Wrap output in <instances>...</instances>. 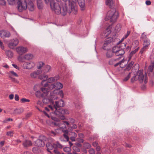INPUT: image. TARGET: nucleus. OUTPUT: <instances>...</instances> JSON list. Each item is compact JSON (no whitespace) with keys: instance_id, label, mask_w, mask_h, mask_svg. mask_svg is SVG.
Masks as SVG:
<instances>
[{"instance_id":"20e7f679","label":"nucleus","mask_w":154,"mask_h":154,"mask_svg":"<svg viewBox=\"0 0 154 154\" xmlns=\"http://www.w3.org/2000/svg\"><path fill=\"white\" fill-rule=\"evenodd\" d=\"M118 17V13L116 11L115 8L111 9L109 11L105 18V20H110V22L113 23L116 22Z\"/></svg>"},{"instance_id":"5fc2aeb1","label":"nucleus","mask_w":154,"mask_h":154,"mask_svg":"<svg viewBox=\"0 0 154 154\" xmlns=\"http://www.w3.org/2000/svg\"><path fill=\"white\" fill-rule=\"evenodd\" d=\"M10 72L13 75L16 77H18V75L15 72H14L13 71H10Z\"/></svg>"},{"instance_id":"603ef678","label":"nucleus","mask_w":154,"mask_h":154,"mask_svg":"<svg viewBox=\"0 0 154 154\" xmlns=\"http://www.w3.org/2000/svg\"><path fill=\"white\" fill-rule=\"evenodd\" d=\"M13 133H14L13 131L8 132H7L6 135L11 137H12L13 136Z\"/></svg>"},{"instance_id":"37998d69","label":"nucleus","mask_w":154,"mask_h":154,"mask_svg":"<svg viewBox=\"0 0 154 154\" xmlns=\"http://www.w3.org/2000/svg\"><path fill=\"white\" fill-rule=\"evenodd\" d=\"M147 49V47L143 46V47L141 48L140 51V53L142 54Z\"/></svg>"},{"instance_id":"0eeeda50","label":"nucleus","mask_w":154,"mask_h":154,"mask_svg":"<svg viewBox=\"0 0 154 154\" xmlns=\"http://www.w3.org/2000/svg\"><path fill=\"white\" fill-rule=\"evenodd\" d=\"M17 3V9L19 12L26 10L27 8V4L26 0H19Z\"/></svg>"},{"instance_id":"0e129e2a","label":"nucleus","mask_w":154,"mask_h":154,"mask_svg":"<svg viewBox=\"0 0 154 154\" xmlns=\"http://www.w3.org/2000/svg\"><path fill=\"white\" fill-rule=\"evenodd\" d=\"M54 151L56 154H61L60 152L58 151L57 149H54Z\"/></svg>"},{"instance_id":"bb28decb","label":"nucleus","mask_w":154,"mask_h":154,"mask_svg":"<svg viewBox=\"0 0 154 154\" xmlns=\"http://www.w3.org/2000/svg\"><path fill=\"white\" fill-rule=\"evenodd\" d=\"M154 68V62L152 61H151L150 64L149 66L148 71V72H152Z\"/></svg>"},{"instance_id":"7ed1b4c3","label":"nucleus","mask_w":154,"mask_h":154,"mask_svg":"<svg viewBox=\"0 0 154 154\" xmlns=\"http://www.w3.org/2000/svg\"><path fill=\"white\" fill-rule=\"evenodd\" d=\"M144 78V83L146 84L148 82V79L146 77L144 76L143 74L142 71L138 70L136 73V74H134V75L131 79V82L133 83L134 82L138 80L140 83H143Z\"/></svg>"},{"instance_id":"b1692460","label":"nucleus","mask_w":154,"mask_h":154,"mask_svg":"<svg viewBox=\"0 0 154 154\" xmlns=\"http://www.w3.org/2000/svg\"><path fill=\"white\" fill-rule=\"evenodd\" d=\"M54 84L55 86V88L57 90H60L63 87V85L59 82H57L55 84Z\"/></svg>"},{"instance_id":"7c9ffc66","label":"nucleus","mask_w":154,"mask_h":154,"mask_svg":"<svg viewBox=\"0 0 154 154\" xmlns=\"http://www.w3.org/2000/svg\"><path fill=\"white\" fill-rule=\"evenodd\" d=\"M150 45V40L147 38L143 40V45L148 47Z\"/></svg>"},{"instance_id":"6ab92c4d","label":"nucleus","mask_w":154,"mask_h":154,"mask_svg":"<svg viewBox=\"0 0 154 154\" xmlns=\"http://www.w3.org/2000/svg\"><path fill=\"white\" fill-rule=\"evenodd\" d=\"M48 76L46 75H41L38 76V79L41 80L43 79V80L41 83V84L42 85H44V82L47 80Z\"/></svg>"},{"instance_id":"2f4dec72","label":"nucleus","mask_w":154,"mask_h":154,"mask_svg":"<svg viewBox=\"0 0 154 154\" xmlns=\"http://www.w3.org/2000/svg\"><path fill=\"white\" fill-rule=\"evenodd\" d=\"M33 57V55L31 54H26L24 56V58L25 59L29 60L31 59Z\"/></svg>"},{"instance_id":"c756f323","label":"nucleus","mask_w":154,"mask_h":154,"mask_svg":"<svg viewBox=\"0 0 154 154\" xmlns=\"http://www.w3.org/2000/svg\"><path fill=\"white\" fill-rule=\"evenodd\" d=\"M36 96L38 98H40L41 97L43 98L44 96H45V94L43 93L41 94V92L39 91H38L35 93Z\"/></svg>"},{"instance_id":"cd10ccee","label":"nucleus","mask_w":154,"mask_h":154,"mask_svg":"<svg viewBox=\"0 0 154 154\" xmlns=\"http://www.w3.org/2000/svg\"><path fill=\"white\" fill-rule=\"evenodd\" d=\"M125 53V51L124 50L122 49H120L118 51L116 52L115 54L116 56H122Z\"/></svg>"},{"instance_id":"39448f33","label":"nucleus","mask_w":154,"mask_h":154,"mask_svg":"<svg viewBox=\"0 0 154 154\" xmlns=\"http://www.w3.org/2000/svg\"><path fill=\"white\" fill-rule=\"evenodd\" d=\"M48 141V138L43 135L40 136L39 138L35 141V145L38 147H43L45 146V143Z\"/></svg>"},{"instance_id":"ddd939ff","label":"nucleus","mask_w":154,"mask_h":154,"mask_svg":"<svg viewBox=\"0 0 154 154\" xmlns=\"http://www.w3.org/2000/svg\"><path fill=\"white\" fill-rule=\"evenodd\" d=\"M0 35L2 38H4L9 37L11 36V34L8 31L2 30L0 31Z\"/></svg>"},{"instance_id":"79ce46f5","label":"nucleus","mask_w":154,"mask_h":154,"mask_svg":"<svg viewBox=\"0 0 154 154\" xmlns=\"http://www.w3.org/2000/svg\"><path fill=\"white\" fill-rule=\"evenodd\" d=\"M131 72H129L128 75L123 79V81H128L130 78L131 76Z\"/></svg>"},{"instance_id":"a18cd8bd","label":"nucleus","mask_w":154,"mask_h":154,"mask_svg":"<svg viewBox=\"0 0 154 154\" xmlns=\"http://www.w3.org/2000/svg\"><path fill=\"white\" fill-rule=\"evenodd\" d=\"M88 152L90 154H95V151L93 148H91L88 150Z\"/></svg>"},{"instance_id":"de8ad7c7","label":"nucleus","mask_w":154,"mask_h":154,"mask_svg":"<svg viewBox=\"0 0 154 154\" xmlns=\"http://www.w3.org/2000/svg\"><path fill=\"white\" fill-rule=\"evenodd\" d=\"M20 101L22 103H23L26 102H29L30 100L29 99H26L25 98H22L20 99Z\"/></svg>"},{"instance_id":"f704fd0d","label":"nucleus","mask_w":154,"mask_h":154,"mask_svg":"<svg viewBox=\"0 0 154 154\" xmlns=\"http://www.w3.org/2000/svg\"><path fill=\"white\" fill-rule=\"evenodd\" d=\"M8 3L10 5H14L19 0H7Z\"/></svg>"},{"instance_id":"052dcab7","label":"nucleus","mask_w":154,"mask_h":154,"mask_svg":"<svg viewBox=\"0 0 154 154\" xmlns=\"http://www.w3.org/2000/svg\"><path fill=\"white\" fill-rule=\"evenodd\" d=\"M52 146H53V148L56 149V148L57 147V142L56 143H53L52 144Z\"/></svg>"},{"instance_id":"a211bd4d","label":"nucleus","mask_w":154,"mask_h":154,"mask_svg":"<svg viewBox=\"0 0 154 154\" xmlns=\"http://www.w3.org/2000/svg\"><path fill=\"white\" fill-rule=\"evenodd\" d=\"M78 2L80 8L81 10V11H83L85 8V0H78Z\"/></svg>"},{"instance_id":"9b49d317","label":"nucleus","mask_w":154,"mask_h":154,"mask_svg":"<svg viewBox=\"0 0 154 154\" xmlns=\"http://www.w3.org/2000/svg\"><path fill=\"white\" fill-rule=\"evenodd\" d=\"M113 38L111 37L106 38L103 47V49L105 50H108L109 48H107L106 47L113 41Z\"/></svg>"},{"instance_id":"5701e85b","label":"nucleus","mask_w":154,"mask_h":154,"mask_svg":"<svg viewBox=\"0 0 154 154\" xmlns=\"http://www.w3.org/2000/svg\"><path fill=\"white\" fill-rule=\"evenodd\" d=\"M32 143L31 141L29 140H26L23 143V144L24 147H26L31 146Z\"/></svg>"},{"instance_id":"e2e57ef3","label":"nucleus","mask_w":154,"mask_h":154,"mask_svg":"<svg viewBox=\"0 0 154 154\" xmlns=\"http://www.w3.org/2000/svg\"><path fill=\"white\" fill-rule=\"evenodd\" d=\"M0 47L1 48L3 49H4V46H3V44L2 42H1V41L0 40Z\"/></svg>"},{"instance_id":"13d9d810","label":"nucleus","mask_w":154,"mask_h":154,"mask_svg":"<svg viewBox=\"0 0 154 154\" xmlns=\"http://www.w3.org/2000/svg\"><path fill=\"white\" fill-rule=\"evenodd\" d=\"M131 49V48L129 46H128L126 47L125 50L124 51H125V52L127 51H130Z\"/></svg>"},{"instance_id":"6e6d98bb","label":"nucleus","mask_w":154,"mask_h":154,"mask_svg":"<svg viewBox=\"0 0 154 154\" xmlns=\"http://www.w3.org/2000/svg\"><path fill=\"white\" fill-rule=\"evenodd\" d=\"M6 2L4 0H0V4L2 5H5Z\"/></svg>"},{"instance_id":"3c124183","label":"nucleus","mask_w":154,"mask_h":154,"mask_svg":"<svg viewBox=\"0 0 154 154\" xmlns=\"http://www.w3.org/2000/svg\"><path fill=\"white\" fill-rule=\"evenodd\" d=\"M58 92V94L60 97L62 98L63 97V91L62 90H59Z\"/></svg>"},{"instance_id":"f3484780","label":"nucleus","mask_w":154,"mask_h":154,"mask_svg":"<svg viewBox=\"0 0 154 154\" xmlns=\"http://www.w3.org/2000/svg\"><path fill=\"white\" fill-rule=\"evenodd\" d=\"M106 4L111 9L114 8V4L113 0H106Z\"/></svg>"},{"instance_id":"c03bdc74","label":"nucleus","mask_w":154,"mask_h":154,"mask_svg":"<svg viewBox=\"0 0 154 154\" xmlns=\"http://www.w3.org/2000/svg\"><path fill=\"white\" fill-rule=\"evenodd\" d=\"M126 44L124 43H121L120 44V45L119 46L120 48V49H122L124 50L126 46Z\"/></svg>"},{"instance_id":"f257e3e1","label":"nucleus","mask_w":154,"mask_h":154,"mask_svg":"<svg viewBox=\"0 0 154 154\" xmlns=\"http://www.w3.org/2000/svg\"><path fill=\"white\" fill-rule=\"evenodd\" d=\"M45 3L47 5H49L51 9L54 10L56 14H61L65 16L67 13L69 14L72 13V10L71 8H68L66 3H64V5L61 8L59 4L57 3H54V0H45Z\"/></svg>"},{"instance_id":"4c0bfd02","label":"nucleus","mask_w":154,"mask_h":154,"mask_svg":"<svg viewBox=\"0 0 154 154\" xmlns=\"http://www.w3.org/2000/svg\"><path fill=\"white\" fill-rule=\"evenodd\" d=\"M113 53L112 51H108L106 54V57L108 58H110L113 55Z\"/></svg>"},{"instance_id":"9d476101","label":"nucleus","mask_w":154,"mask_h":154,"mask_svg":"<svg viewBox=\"0 0 154 154\" xmlns=\"http://www.w3.org/2000/svg\"><path fill=\"white\" fill-rule=\"evenodd\" d=\"M19 42L18 39L17 38H15L10 41L8 44V46L10 48L14 49V47L17 45Z\"/></svg>"},{"instance_id":"6e6552de","label":"nucleus","mask_w":154,"mask_h":154,"mask_svg":"<svg viewBox=\"0 0 154 154\" xmlns=\"http://www.w3.org/2000/svg\"><path fill=\"white\" fill-rule=\"evenodd\" d=\"M72 2H70V0L68 1V7L71 8L72 10L73 14H76L77 13V6L76 3L77 0H72Z\"/></svg>"},{"instance_id":"ea45409f","label":"nucleus","mask_w":154,"mask_h":154,"mask_svg":"<svg viewBox=\"0 0 154 154\" xmlns=\"http://www.w3.org/2000/svg\"><path fill=\"white\" fill-rule=\"evenodd\" d=\"M91 147V145L88 143H85L84 144V147L85 149H88Z\"/></svg>"},{"instance_id":"58836bf2","label":"nucleus","mask_w":154,"mask_h":154,"mask_svg":"<svg viewBox=\"0 0 154 154\" xmlns=\"http://www.w3.org/2000/svg\"><path fill=\"white\" fill-rule=\"evenodd\" d=\"M57 80V79L55 78L51 77L48 79L47 82H48V83H51Z\"/></svg>"},{"instance_id":"412c9836","label":"nucleus","mask_w":154,"mask_h":154,"mask_svg":"<svg viewBox=\"0 0 154 154\" xmlns=\"http://www.w3.org/2000/svg\"><path fill=\"white\" fill-rule=\"evenodd\" d=\"M42 72L41 70H38L37 71H35L31 73L30 74L31 77L33 78H35L38 75L40 74Z\"/></svg>"},{"instance_id":"4be33fe9","label":"nucleus","mask_w":154,"mask_h":154,"mask_svg":"<svg viewBox=\"0 0 154 154\" xmlns=\"http://www.w3.org/2000/svg\"><path fill=\"white\" fill-rule=\"evenodd\" d=\"M111 27L110 26H109L102 33V35H104V36L106 37L111 32L110 31Z\"/></svg>"},{"instance_id":"864d4df0","label":"nucleus","mask_w":154,"mask_h":154,"mask_svg":"<svg viewBox=\"0 0 154 154\" xmlns=\"http://www.w3.org/2000/svg\"><path fill=\"white\" fill-rule=\"evenodd\" d=\"M38 150V148L37 147H34L32 148V151L35 153H36Z\"/></svg>"},{"instance_id":"338daca9","label":"nucleus","mask_w":154,"mask_h":154,"mask_svg":"<svg viewBox=\"0 0 154 154\" xmlns=\"http://www.w3.org/2000/svg\"><path fill=\"white\" fill-rule=\"evenodd\" d=\"M124 146L125 147L128 148H131L132 147V146L131 145L128 144L126 143H125V144L124 145Z\"/></svg>"},{"instance_id":"473e14b6","label":"nucleus","mask_w":154,"mask_h":154,"mask_svg":"<svg viewBox=\"0 0 154 154\" xmlns=\"http://www.w3.org/2000/svg\"><path fill=\"white\" fill-rule=\"evenodd\" d=\"M134 62L133 61H131L130 63L128 64L126 66L125 70L129 71L131 69L132 66L134 64Z\"/></svg>"},{"instance_id":"bf43d9fd","label":"nucleus","mask_w":154,"mask_h":154,"mask_svg":"<svg viewBox=\"0 0 154 154\" xmlns=\"http://www.w3.org/2000/svg\"><path fill=\"white\" fill-rule=\"evenodd\" d=\"M15 100L16 101H18L19 100V97L17 94H15Z\"/></svg>"},{"instance_id":"49530a36","label":"nucleus","mask_w":154,"mask_h":154,"mask_svg":"<svg viewBox=\"0 0 154 154\" xmlns=\"http://www.w3.org/2000/svg\"><path fill=\"white\" fill-rule=\"evenodd\" d=\"M51 67L49 65H47L46 66V67L45 68V69L44 70L45 71V72H48L49 70L50 69Z\"/></svg>"},{"instance_id":"393cba45","label":"nucleus","mask_w":154,"mask_h":154,"mask_svg":"<svg viewBox=\"0 0 154 154\" xmlns=\"http://www.w3.org/2000/svg\"><path fill=\"white\" fill-rule=\"evenodd\" d=\"M46 146L47 148V150L48 152H51L49 150H51L53 149V146H52V144L48 141L46 143Z\"/></svg>"},{"instance_id":"1a4fd4ad","label":"nucleus","mask_w":154,"mask_h":154,"mask_svg":"<svg viewBox=\"0 0 154 154\" xmlns=\"http://www.w3.org/2000/svg\"><path fill=\"white\" fill-rule=\"evenodd\" d=\"M44 96L45 97L42 100L43 103L45 104H50L51 105L53 106L54 104V95L50 94L48 96Z\"/></svg>"},{"instance_id":"72a5a7b5","label":"nucleus","mask_w":154,"mask_h":154,"mask_svg":"<svg viewBox=\"0 0 154 154\" xmlns=\"http://www.w3.org/2000/svg\"><path fill=\"white\" fill-rule=\"evenodd\" d=\"M7 56L9 58H11L13 55V52L10 50H8L5 52Z\"/></svg>"},{"instance_id":"dca6fc26","label":"nucleus","mask_w":154,"mask_h":154,"mask_svg":"<svg viewBox=\"0 0 154 154\" xmlns=\"http://www.w3.org/2000/svg\"><path fill=\"white\" fill-rule=\"evenodd\" d=\"M72 128H70V129L68 128L66 130H63L62 131L64 133L63 135L64 138L66 139V141H68L69 140V137L68 135H70V133L69 132L71 130Z\"/></svg>"},{"instance_id":"8fccbe9b","label":"nucleus","mask_w":154,"mask_h":154,"mask_svg":"<svg viewBox=\"0 0 154 154\" xmlns=\"http://www.w3.org/2000/svg\"><path fill=\"white\" fill-rule=\"evenodd\" d=\"M119 60V59L111 60L109 61V64L110 65H112L113 64V62L114 61H116L117 60Z\"/></svg>"},{"instance_id":"aec40b11","label":"nucleus","mask_w":154,"mask_h":154,"mask_svg":"<svg viewBox=\"0 0 154 154\" xmlns=\"http://www.w3.org/2000/svg\"><path fill=\"white\" fill-rule=\"evenodd\" d=\"M28 4H27V8L30 11H33L34 9V5L32 2L31 0H28Z\"/></svg>"},{"instance_id":"a878e982","label":"nucleus","mask_w":154,"mask_h":154,"mask_svg":"<svg viewBox=\"0 0 154 154\" xmlns=\"http://www.w3.org/2000/svg\"><path fill=\"white\" fill-rule=\"evenodd\" d=\"M45 1V0H44ZM37 6L38 8L39 9H42L43 7V3L41 1V0H37Z\"/></svg>"},{"instance_id":"f03ea898","label":"nucleus","mask_w":154,"mask_h":154,"mask_svg":"<svg viewBox=\"0 0 154 154\" xmlns=\"http://www.w3.org/2000/svg\"><path fill=\"white\" fill-rule=\"evenodd\" d=\"M65 105L63 100L61 99L58 101H56L55 104H53V106L49 105L48 107L52 110H53L54 109L55 110L54 111V113L57 115V116L59 117L62 120H64L65 117L63 116L64 114H69V112L68 110L60 108L58 109V108L60 107H63Z\"/></svg>"},{"instance_id":"a19ab883","label":"nucleus","mask_w":154,"mask_h":154,"mask_svg":"<svg viewBox=\"0 0 154 154\" xmlns=\"http://www.w3.org/2000/svg\"><path fill=\"white\" fill-rule=\"evenodd\" d=\"M121 25L119 24H117L116 26L115 29L117 32H119L121 30Z\"/></svg>"},{"instance_id":"4d7b16f0","label":"nucleus","mask_w":154,"mask_h":154,"mask_svg":"<svg viewBox=\"0 0 154 154\" xmlns=\"http://www.w3.org/2000/svg\"><path fill=\"white\" fill-rule=\"evenodd\" d=\"M21 55H20L18 57V60L20 62H23V58L21 56Z\"/></svg>"},{"instance_id":"774afa93","label":"nucleus","mask_w":154,"mask_h":154,"mask_svg":"<svg viewBox=\"0 0 154 154\" xmlns=\"http://www.w3.org/2000/svg\"><path fill=\"white\" fill-rule=\"evenodd\" d=\"M146 4L147 5H150L151 4V2L149 0H147L146 2Z\"/></svg>"},{"instance_id":"2eb2a0df","label":"nucleus","mask_w":154,"mask_h":154,"mask_svg":"<svg viewBox=\"0 0 154 154\" xmlns=\"http://www.w3.org/2000/svg\"><path fill=\"white\" fill-rule=\"evenodd\" d=\"M78 135L79 138H78V147H81L82 145L80 143H83L84 142V140L83 138L84 137V135L82 133H79Z\"/></svg>"},{"instance_id":"f8f14e48","label":"nucleus","mask_w":154,"mask_h":154,"mask_svg":"<svg viewBox=\"0 0 154 154\" xmlns=\"http://www.w3.org/2000/svg\"><path fill=\"white\" fill-rule=\"evenodd\" d=\"M17 53L20 55H22L27 51V48L23 46H19L16 48Z\"/></svg>"},{"instance_id":"423d86ee","label":"nucleus","mask_w":154,"mask_h":154,"mask_svg":"<svg viewBox=\"0 0 154 154\" xmlns=\"http://www.w3.org/2000/svg\"><path fill=\"white\" fill-rule=\"evenodd\" d=\"M43 86V87L41 88V89L42 91L45 94V96L48 95V92L50 90L55 88V86L54 84H49L48 82L44 84V85Z\"/></svg>"},{"instance_id":"680f3d73","label":"nucleus","mask_w":154,"mask_h":154,"mask_svg":"<svg viewBox=\"0 0 154 154\" xmlns=\"http://www.w3.org/2000/svg\"><path fill=\"white\" fill-rule=\"evenodd\" d=\"M141 38L143 39V40L145 39H146V35L144 34V33H143L141 36Z\"/></svg>"},{"instance_id":"c9c22d12","label":"nucleus","mask_w":154,"mask_h":154,"mask_svg":"<svg viewBox=\"0 0 154 154\" xmlns=\"http://www.w3.org/2000/svg\"><path fill=\"white\" fill-rule=\"evenodd\" d=\"M120 49V48L118 46H115L112 49V51L113 53H115V54L116 52Z\"/></svg>"},{"instance_id":"69168bd1","label":"nucleus","mask_w":154,"mask_h":154,"mask_svg":"<svg viewBox=\"0 0 154 154\" xmlns=\"http://www.w3.org/2000/svg\"><path fill=\"white\" fill-rule=\"evenodd\" d=\"M57 147L59 148L60 149H62L63 146L60 144L58 142H57Z\"/></svg>"},{"instance_id":"c85d7f7f","label":"nucleus","mask_w":154,"mask_h":154,"mask_svg":"<svg viewBox=\"0 0 154 154\" xmlns=\"http://www.w3.org/2000/svg\"><path fill=\"white\" fill-rule=\"evenodd\" d=\"M23 111V109H16L14 110L13 113V114L14 115L22 113Z\"/></svg>"},{"instance_id":"e433bc0d","label":"nucleus","mask_w":154,"mask_h":154,"mask_svg":"<svg viewBox=\"0 0 154 154\" xmlns=\"http://www.w3.org/2000/svg\"><path fill=\"white\" fill-rule=\"evenodd\" d=\"M137 52V50H134V51H132L129 54L128 56V61L130 60L132 55L134 54Z\"/></svg>"},{"instance_id":"09e8293b","label":"nucleus","mask_w":154,"mask_h":154,"mask_svg":"<svg viewBox=\"0 0 154 154\" xmlns=\"http://www.w3.org/2000/svg\"><path fill=\"white\" fill-rule=\"evenodd\" d=\"M63 149L64 152H68L70 150V148L68 147H65L63 148Z\"/></svg>"},{"instance_id":"4468645a","label":"nucleus","mask_w":154,"mask_h":154,"mask_svg":"<svg viewBox=\"0 0 154 154\" xmlns=\"http://www.w3.org/2000/svg\"><path fill=\"white\" fill-rule=\"evenodd\" d=\"M35 66V64L32 62L30 63H24L23 65V67L24 69H30L32 68Z\"/></svg>"}]
</instances>
